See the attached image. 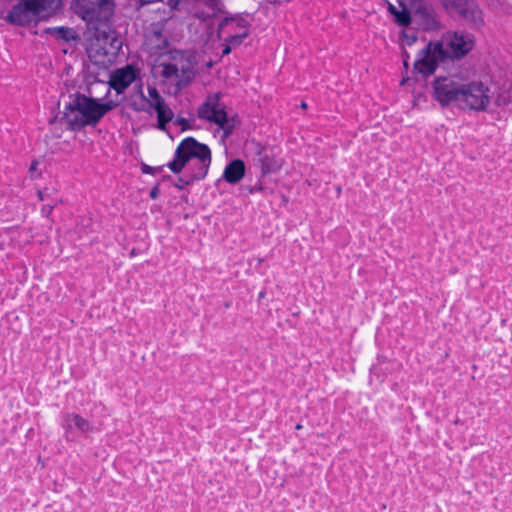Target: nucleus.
<instances>
[{"label":"nucleus","mask_w":512,"mask_h":512,"mask_svg":"<svg viewBox=\"0 0 512 512\" xmlns=\"http://www.w3.org/2000/svg\"><path fill=\"white\" fill-rule=\"evenodd\" d=\"M263 190H265V188L262 185L256 184V185L252 186L249 189V192L250 193H255V192H260V191H263Z\"/></svg>","instance_id":"2f4dec72"},{"label":"nucleus","mask_w":512,"mask_h":512,"mask_svg":"<svg viewBox=\"0 0 512 512\" xmlns=\"http://www.w3.org/2000/svg\"><path fill=\"white\" fill-rule=\"evenodd\" d=\"M443 53L441 43H438V41L428 42L417 54V58L413 63L414 71L424 77L434 74L440 65L447 64L445 59H443Z\"/></svg>","instance_id":"0eeeda50"},{"label":"nucleus","mask_w":512,"mask_h":512,"mask_svg":"<svg viewBox=\"0 0 512 512\" xmlns=\"http://www.w3.org/2000/svg\"><path fill=\"white\" fill-rule=\"evenodd\" d=\"M75 426L80 432L87 433L94 431L90 422L77 413H66L63 417V428L65 429L66 439H69V433Z\"/></svg>","instance_id":"ddd939ff"},{"label":"nucleus","mask_w":512,"mask_h":512,"mask_svg":"<svg viewBox=\"0 0 512 512\" xmlns=\"http://www.w3.org/2000/svg\"><path fill=\"white\" fill-rule=\"evenodd\" d=\"M387 10L390 14H392L393 16L396 15L398 9L391 3H388V7H387Z\"/></svg>","instance_id":"72a5a7b5"},{"label":"nucleus","mask_w":512,"mask_h":512,"mask_svg":"<svg viewBox=\"0 0 512 512\" xmlns=\"http://www.w3.org/2000/svg\"><path fill=\"white\" fill-rule=\"evenodd\" d=\"M265 296H266V292H265V291H261V292H259V294H258V299H259V300L264 299V298H265Z\"/></svg>","instance_id":"58836bf2"},{"label":"nucleus","mask_w":512,"mask_h":512,"mask_svg":"<svg viewBox=\"0 0 512 512\" xmlns=\"http://www.w3.org/2000/svg\"><path fill=\"white\" fill-rule=\"evenodd\" d=\"M219 99V94L209 95L205 102L199 106L197 116L202 120H207L209 116L215 112L219 104Z\"/></svg>","instance_id":"a211bd4d"},{"label":"nucleus","mask_w":512,"mask_h":512,"mask_svg":"<svg viewBox=\"0 0 512 512\" xmlns=\"http://www.w3.org/2000/svg\"><path fill=\"white\" fill-rule=\"evenodd\" d=\"M72 5L75 13L95 28L110 19L114 7L112 0H73Z\"/></svg>","instance_id":"423d86ee"},{"label":"nucleus","mask_w":512,"mask_h":512,"mask_svg":"<svg viewBox=\"0 0 512 512\" xmlns=\"http://www.w3.org/2000/svg\"><path fill=\"white\" fill-rule=\"evenodd\" d=\"M122 47V40L115 31H101L88 49L89 58L96 65L106 66L114 62Z\"/></svg>","instance_id":"39448f33"},{"label":"nucleus","mask_w":512,"mask_h":512,"mask_svg":"<svg viewBox=\"0 0 512 512\" xmlns=\"http://www.w3.org/2000/svg\"><path fill=\"white\" fill-rule=\"evenodd\" d=\"M159 192H160V191H159L158 186H154V187L151 189V191H150V197H151L152 199H156V198L158 197V195H159Z\"/></svg>","instance_id":"473e14b6"},{"label":"nucleus","mask_w":512,"mask_h":512,"mask_svg":"<svg viewBox=\"0 0 512 512\" xmlns=\"http://www.w3.org/2000/svg\"><path fill=\"white\" fill-rule=\"evenodd\" d=\"M46 33L54 35L57 39L69 41L73 38V30L67 27H53L46 29Z\"/></svg>","instance_id":"5701e85b"},{"label":"nucleus","mask_w":512,"mask_h":512,"mask_svg":"<svg viewBox=\"0 0 512 512\" xmlns=\"http://www.w3.org/2000/svg\"><path fill=\"white\" fill-rule=\"evenodd\" d=\"M179 4H180V0H167V5L172 10H178Z\"/></svg>","instance_id":"7c9ffc66"},{"label":"nucleus","mask_w":512,"mask_h":512,"mask_svg":"<svg viewBox=\"0 0 512 512\" xmlns=\"http://www.w3.org/2000/svg\"><path fill=\"white\" fill-rule=\"evenodd\" d=\"M245 175V164L240 159L231 161L224 169L223 178L231 184L238 183Z\"/></svg>","instance_id":"2eb2a0df"},{"label":"nucleus","mask_w":512,"mask_h":512,"mask_svg":"<svg viewBox=\"0 0 512 512\" xmlns=\"http://www.w3.org/2000/svg\"><path fill=\"white\" fill-rule=\"evenodd\" d=\"M442 45L443 59L448 64L454 59H460L472 49V42L463 35L454 33L438 41Z\"/></svg>","instance_id":"1a4fd4ad"},{"label":"nucleus","mask_w":512,"mask_h":512,"mask_svg":"<svg viewBox=\"0 0 512 512\" xmlns=\"http://www.w3.org/2000/svg\"><path fill=\"white\" fill-rule=\"evenodd\" d=\"M148 94L150 97V99H148L150 108L157 109L167 105L164 98L155 87H148Z\"/></svg>","instance_id":"4be33fe9"},{"label":"nucleus","mask_w":512,"mask_h":512,"mask_svg":"<svg viewBox=\"0 0 512 512\" xmlns=\"http://www.w3.org/2000/svg\"><path fill=\"white\" fill-rule=\"evenodd\" d=\"M301 108H303V109L307 108V104L305 102H302L301 103Z\"/></svg>","instance_id":"ea45409f"},{"label":"nucleus","mask_w":512,"mask_h":512,"mask_svg":"<svg viewBox=\"0 0 512 512\" xmlns=\"http://www.w3.org/2000/svg\"><path fill=\"white\" fill-rule=\"evenodd\" d=\"M247 36H248V32L244 31L241 34H236V35L231 36L229 38L228 42L230 45L238 46L242 43L243 39L246 38Z\"/></svg>","instance_id":"393cba45"},{"label":"nucleus","mask_w":512,"mask_h":512,"mask_svg":"<svg viewBox=\"0 0 512 512\" xmlns=\"http://www.w3.org/2000/svg\"><path fill=\"white\" fill-rule=\"evenodd\" d=\"M129 107L135 112H147L150 113V106L148 98L145 96L142 85L138 86V95L136 98H132L129 102Z\"/></svg>","instance_id":"6ab92c4d"},{"label":"nucleus","mask_w":512,"mask_h":512,"mask_svg":"<svg viewBox=\"0 0 512 512\" xmlns=\"http://www.w3.org/2000/svg\"><path fill=\"white\" fill-rule=\"evenodd\" d=\"M36 15L30 5V0H20L13 5L6 16V20L17 26H26L36 19Z\"/></svg>","instance_id":"9b49d317"},{"label":"nucleus","mask_w":512,"mask_h":512,"mask_svg":"<svg viewBox=\"0 0 512 512\" xmlns=\"http://www.w3.org/2000/svg\"><path fill=\"white\" fill-rule=\"evenodd\" d=\"M409 55L407 53H405V57H404V60H403V65L404 67L407 69L409 67Z\"/></svg>","instance_id":"e433bc0d"},{"label":"nucleus","mask_w":512,"mask_h":512,"mask_svg":"<svg viewBox=\"0 0 512 512\" xmlns=\"http://www.w3.org/2000/svg\"><path fill=\"white\" fill-rule=\"evenodd\" d=\"M230 52H231V47H230V45H227V46H225V48L223 49L222 54H223V55H227V54H229Z\"/></svg>","instance_id":"4c0bfd02"},{"label":"nucleus","mask_w":512,"mask_h":512,"mask_svg":"<svg viewBox=\"0 0 512 512\" xmlns=\"http://www.w3.org/2000/svg\"><path fill=\"white\" fill-rule=\"evenodd\" d=\"M432 96L441 107L455 105L463 110L485 111L490 103V89L480 81H466L457 74L437 76Z\"/></svg>","instance_id":"f257e3e1"},{"label":"nucleus","mask_w":512,"mask_h":512,"mask_svg":"<svg viewBox=\"0 0 512 512\" xmlns=\"http://www.w3.org/2000/svg\"><path fill=\"white\" fill-rule=\"evenodd\" d=\"M56 203H57V200H54L50 203L43 205V207L41 208L42 215L48 217L52 213Z\"/></svg>","instance_id":"cd10ccee"},{"label":"nucleus","mask_w":512,"mask_h":512,"mask_svg":"<svg viewBox=\"0 0 512 512\" xmlns=\"http://www.w3.org/2000/svg\"><path fill=\"white\" fill-rule=\"evenodd\" d=\"M257 162L261 167L262 175L275 172L281 168V163L266 149L258 152Z\"/></svg>","instance_id":"dca6fc26"},{"label":"nucleus","mask_w":512,"mask_h":512,"mask_svg":"<svg viewBox=\"0 0 512 512\" xmlns=\"http://www.w3.org/2000/svg\"><path fill=\"white\" fill-rule=\"evenodd\" d=\"M154 69L164 83L174 86V93L187 87L195 77V69L190 57L180 50H169L160 54Z\"/></svg>","instance_id":"20e7f679"},{"label":"nucleus","mask_w":512,"mask_h":512,"mask_svg":"<svg viewBox=\"0 0 512 512\" xmlns=\"http://www.w3.org/2000/svg\"><path fill=\"white\" fill-rule=\"evenodd\" d=\"M398 2L401 7V10H398L396 15L394 16V22L399 26L407 27L412 22L411 13L413 12V10L408 9L403 0H399Z\"/></svg>","instance_id":"aec40b11"},{"label":"nucleus","mask_w":512,"mask_h":512,"mask_svg":"<svg viewBox=\"0 0 512 512\" xmlns=\"http://www.w3.org/2000/svg\"><path fill=\"white\" fill-rule=\"evenodd\" d=\"M117 103L110 100L101 103L99 100L76 93L70 95V101L65 105L62 119L67 129L80 131L86 126H95Z\"/></svg>","instance_id":"7ed1b4c3"},{"label":"nucleus","mask_w":512,"mask_h":512,"mask_svg":"<svg viewBox=\"0 0 512 512\" xmlns=\"http://www.w3.org/2000/svg\"><path fill=\"white\" fill-rule=\"evenodd\" d=\"M157 113V128L164 131L166 125L173 119V111L168 105H164L161 108L154 109Z\"/></svg>","instance_id":"412c9836"},{"label":"nucleus","mask_w":512,"mask_h":512,"mask_svg":"<svg viewBox=\"0 0 512 512\" xmlns=\"http://www.w3.org/2000/svg\"><path fill=\"white\" fill-rule=\"evenodd\" d=\"M138 72L139 69L131 64L115 70L109 80L110 87L118 94L123 93L134 82Z\"/></svg>","instance_id":"f8f14e48"},{"label":"nucleus","mask_w":512,"mask_h":512,"mask_svg":"<svg viewBox=\"0 0 512 512\" xmlns=\"http://www.w3.org/2000/svg\"><path fill=\"white\" fill-rule=\"evenodd\" d=\"M404 43L408 46L413 45L417 41V35L415 32H402Z\"/></svg>","instance_id":"a878e982"},{"label":"nucleus","mask_w":512,"mask_h":512,"mask_svg":"<svg viewBox=\"0 0 512 512\" xmlns=\"http://www.w3.org/2000/svg\"><path fill=\"white\" fill-rule=\"evenodd\" d=\"M175 124L180 125L182 131H186V130L191 128V125L189 124V121L187 119H185V118H182V117H178L175 120Z\"/></svg>","instance_id":"c756f323"},{"label":"nucleus","mask_w":512,"mask_h":512,"mask_svg":"<svg viewBox=\"0 0 512 512\" xmlns=\"http://www.w3.org/2000/svg\"><path fill=\"white\" fill-rule=\"evenodd\" d=\"M186 181H190V176L185 173L184 176L178 178V182L174 184V186L179 189L183 190L186 186H189L190 184H186Z\"/></svg>","instance_id":"bb28decb"},{"label":"nucleus","mask_w":512,"mask_h":512,"mask_svg":"<svg viewBox=\"0 0 512 512\" xmlns=\"http://www.w3.org/2000/svg\"><path fill=\"white\" fill-rule=\"evenodd\" d=\"M61 4V0H30V5L36 17L53 13Z\"/></svg>","instance_id":"f3484780"},{"label":"nucleus","mask_w":512,"mask_h":512,"mask_svg":"<svg viewBox=\"0 0 512 512\" xmlns=\"http://www.w3.org/2000/svg\"><path fill=\"white\" fill-rule=\"evenodd\" d=\"M37 194L41 201H44L46 199V197L48 196L47 189L46 190H38Z\"/></svg>","instance_id":"f704fd0d"},{"label":"nucleus","mask_w":512,"mask_h":512,"mask_svg":"<svg viewBox=\"0 0 512 512\" xmlns=\"http://www.w3.org/2000/svg\"><path fill=\"white\" fill-rule=\"evenodd\" d=\"M206 121L217 124L224 131L226 136L231 134L235 127L233 120L228 118L224 106H221L220 103L216 107L215 112L212 113Z\"/></svg>","instance_id":"4468645a"},{"label":"nucleus","mask_w":512,"mask_h":512,"mask_svg":"<svg viewBox=\"0 0 512 512\" xmlns=\"http://www.w3.org/2000/svg\"><path fill=\"white\" fill-rule=\"evenodd\" d=\"M211 161L210 148L193 137H187L179 143L174 158L167 164V167L174 174H178L188 165L185 173L190 176V181L185 183L193 184L207 176Z\"/></svg>","instance_id":"f03ea898"},{"label":"nucleus","mask_w":512,"mask_h":512,"mask_svg":"<svg viewBox=\"0 0 512 512\" xmlns=\"http://www.w3.org/2000/svg\"><path fill=\"white\" fill-rule=\"evenodd\" d=\"M162 168H163V166L151 167L149 165L143 164L141 167V170L144 174H155V173L159 172L160 170H162Z\"/></svg>","instance_id":"c85d7f7f"},{"label":"nucleus","mask_w":512,"mask_h":512,"mask_svg":"<svg viewBox=\"0 0 512 512\" xmlns=\"http://www.w3.org/2000/svg\"><path fill=\"white\" fill-rule=\"evenodd\" d=\"M295 428H296L297 430H300V429H302V425H301V424H297Z\"/></svg>","instance_id":"a19ab883"},{"label":"nucleus","mask_w":512,"mask_h":512,"mask_svg":"<svg viewBox=\"0 0 512 512\" xmlns=\"http://www.w3.org/2000/svg\"><path fill=\"white\" fill-rule=\"evenodd\" d=\"M439 2L447 13L458 15L476 27L484 22L482 11L475 0H439Z\"/></svg>","instance_id":"6e6552de"},{"label":"nucleus","mask_w":512,"mask_h":512,"mask_svg":"<svg viewBox=\"0 0 512 512\" xmlns=\"http://www.w3.org/2000/svg\"><path fill=\"white\" fill-rule=\"evenodd\" d=\"M38 164H39V162H38V161H33V162L30 164L29 172L31 173V175H33V173L37 170Z\"/></svg>","instance_id":"c9c22d12"},{"label":"nucleus","mask_w":512,"mask_h":512,"mask_svg":"<svg viewBox=\"0 0 512 512\" xmlns=\"http://www.w3.org/2000/svg\"><path fill=\"white\" fill-rule=\"evenodd\" d=\"M413 19L424 31L439 28L436 12L433 6L427 2L416 1L412 4Z\"/></svg>","instance_id":"9d476101"},{"label":"nucleus","mask_w":512,"mask_h":512,"mask_svg":"<svg viewBox=\"0 0 512 512\" xmlns=\"http://www.w3.org/2000/svg\"><path fill=\"white\" fill-rule=\"evenodd\" d=\"M150 43H155L154 47L157 49H164L169 44L168 39L162 35L160 30H157L153 33L150 38Z\"/></svg>","instance_id":"b1692460"}]
</instances>
